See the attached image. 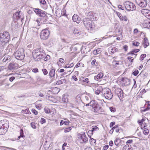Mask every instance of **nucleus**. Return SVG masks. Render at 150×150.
<instances>
[{
	"label": "nucleus",
	"instance_id": "f257e3e1",
	"mask_svg": "<svg viewBox=\"0 0 150 150\" xmlns=\"http://www.w3.org/2000/svg\"><path fill=\"white\" fill-rule=\"evenodd\" d=\"M10 36L7 31L0 33V47L4 49L5 48L10 40Z\"/></svg>",
	"mask_w": 150,
	"mask_h": 150
},
{
	"label": "nucleus",
	"instance_id": "f03ea898",
	"mask_svg": "<svg viewBox=\"0 0 150 150\" xmlns=\"http://www.w3.org/2000/svg\"><path fill=\"white\" fill-rule=\"evenodd\" d=\"M32 55L35 60L39 61L45 57V54L44 51L42 49L37 48L33 51Z\"/></svg>",
	"mask_w": 150,
	"mask_h": 150
},
{
	"label": "nucleus",
	"instance_id": "7ed1b4c3",
	"mask_svg": "<svg viewBox=\"0 0 150 150\" xmlns=\"http://www.w3.org/2000/svg\"><path fill=\"white\" fill-rule=\"evenodd\" d=\"M92 111L96 113H100L103 111V110L100 104L96 101L92 100L90 102Z\"/></svg>",
	"mask_w": 150,
	"mask_h": 150
},
{
	"label": "nucleus",
	"instance_id": "20e7f679",
	"mask_svg": "<svg viewBox=\"0 0 150 150\" xmlns=\"http://www.w3.org/2000/svg\"><path fill=\"white\" fill-rule=\"evenodd\" d=\"M84 25L86 29L91 31L95 29V25L94 23L89 18H85L83 20Z\"/></svg>",
	"mask_w": 150,
	"mask_h": 150
},
{
	"label": "nucleus",
	"instance_id": "39448f33",
	"mask_svg": "<svg viewBox=\"0 0 150 150\" xmlns=\"http://www.w3.org/2000/svg\"><path fill=\"white\" fill-rule=\"evenodd\" d=\"M24 50L23 48H18L14 53L15 58L18 60H22L25 57Z\"/></svg>",
	"mask_w": 150,
	"mask_h": 150
},
{
	"label": "nucleus",
	"instance_id": "423d86ee",
	"mask_svg": "<svg viewBox=\"0 0 150 150\" xmlns=\"http://www.w3.org/2000/svg\"><path fill=\"white\" fill-rule=\"evenodd\" d=\"M102 94L105 98L108 100H111L113 96L111 90L108 88H103Z\"/></svg>",
	"mask_w": 150,
	"mask_h": 150
},
{
	"label": "nucleus",
	"instance_id": "0eeeda50",
	"mask_svg": "<svg viewBox=\"0 0 150 150\" xmlns=\"http://www.w3.org/2000/svg\"><path fill=\"white\" fill-rule=\"evenodd\" d=\"M125 8L128 11H132L136 9V6L134 4L131 2L126 1L124 3Z\"/></svg>",
	"mask_w": 150,
	"mask_h": 150
},
{
	"label": "nucleus",
	"instance_id": "6e6552de",
	"mask_svg": "<svg viewBox=\"0 0 150 150\" xmlns=\"http://www.w3.org/2000/svg\"><path fill=\"white\" fill-rule=\"evenodd\" d=\"M78 140L81 144L86 143L88 142V139L86 137L85 132H82L78 135Z\"/></svg>",
	"mask_w": 150,
	"mask_h": 150
},
{
	"label": "nucleus",
	"instance_id": "1a4fd4ad",
	"mask_svg": "<svg viewBox=\"0 0 150 150\" xmlns=\"http://www.w3.org/2000/svg\"><path fill=\"white\" fill-rule=\"evenodd\" d=\"M50 35L49 31L47 29H45L42 31L41 32L40 37L43 40L47 39Z\"/></svg>",
	"mask_w": 150,
	"mask_h": 150
},
{
	"label": "nucleus",
	"instance_id": "9d476101",
	"mask_svg": "<svg viewBox=\"0 0 150 150\" xmlns=\"http://www.w3.org/2000/svg\"><path fill=\"white\" fill-rule=\"evenodd\" d=\"M9 127V125L7 124H3L0 123V134H4L7 131V129Z\"/></svg>",
	"mask_w": 150,
	"mask_h": 150
},
{
	"label": "nucleus",
	"instance_id": "9b49d317",
	"mask_svg": "<svg viewBox=\"0 0 150 150\" xmlns=\"http://www.w3.org/2000/svg\"><path fill=\"white\" fill-rule=\"evenodd\" d=\"M114 90L115 93L119 97L120 100L122 99L123 98V91L119 88H115Z\"/></svg>",
	"mask_w": 150,
	"mask_h": 150
},
{
	"label": "nucleus",
	"instance_id": "f8f14e48",
	"mask_svg": "<svg viewBox=\"0 0 150 150\" xmlns=\"http://www.w3.org/2000/svg\"><path fill=\"white\" fill-rule=\"evenodd\" d=\"M13 17L14 18H16V19H20L21 21L23 20L24 17L23 13L21 11L15 13L13 14Z\"/></svg>",
	"mask_w": 150,
	"mask_h": 150
},
{
	"label": "nucleus",
	"instance_id": "ddd939ff",
	"mask_svg": "<svg viewBox=\"0 0 150 150\" xmlns=\"http://www.w3.org/2000/svg\"><path fill=\"white\" fill-rule=\"evenodd\" d=\"M33 11L37 15L41 17L44 15L45 16V14L47 13L46 12L38 8H34Z\"/></svg>",
	"mask_w": 150,
	"mask_h": 150
},
{
	"label": "nucleus",
	"instance_id": "4468645a",
	"mask_svg": "<svg viewBox=\"0 0 150 150\" xmlns=\"http://www.w3.org/2000/svg\"><path fill=\"white\" fill-rule=\"evenodd\" d=\"M88 18L89 19L90 18L91 20L94 21L97 20V14L96 13L93 12H88Z\"/></svg>",
	"mask_w": 150,
	"mask_h": 150
},
{
	"label": "nucleus",
	"instance_id": "2eb2a0df",
	"mask_svg": "<svg viewBox=\"0 0 150 150\" xmlns=\"http://www.w3.org/2000/svg\"><path fill=\"white\" fill-rule=\"evenodd\" d=\"M141 13L147 18L150 19V11L146 9H142L141 11Z\"/></svg>",
	"mask_w": 150,
	"mask_h": 150
},
{
	"label": "nucleus",
	"instance_id": "dca6fc26",
	"mask_svg": "<svg viewBox=\"0 0 150 150\" xmlns=\"http://www.w3.org/2000/svg\"><path fill=\"white\" fill-rule=\"evenodd\" d=\"M18 64L14 62L10 63L8 66V69L11 70H14L17 69L18 67Z\"/></svg>",
	"mask_w": 150,
	"mask_h": 150
},
{
	"label": "nucleus",
	"instance_id": "f3484780",
	"mask_svg": "<svg viewBox=\"0 0 150 150\" xmlns=\"http://www.w3.org/2000/svg\"><path fill=\"white\" fill-rule=\"evenodd\" d=\"M122 85L124 86L129 85L130 83L129 79L126 78H122L121 80Z\"/></svg>",
	"mask_w": 150,
	"mask_h": 150
},
{
	"label": "nucleus",
	"instance_id": "a211bd4d",
	"mask_svg": "<svg viewBox=\"0 0 150 150\" xmlns=\"http://www.w3.org/2000/svg\"><path fill=\"white\" fill-rule=\"evenodd\" d=\"M72 19L73 22H76L77 23H79L81 21V18L78 15L74 14L72 17Z\"/></svg>",
	"mask_w": 150,
	"mask_h": 150
},
{
	"label": "nucleus",
	"instance_id": "6ab92c4d",
	"mask_svg": "<svg viewBox=\"0 0 150 150\" xmlns=\"http://www.w3.org/2000/svg\"><path fill=\"white\" fill-rule=\"evenodd\" d=\"M13 46L12 44H9L6 48L5 53L8 54L9 52H11L13 49Z\"/></svg>",
	"mask_w": 150,
	"mask_h": 150
},
{
	"label": "nucleus",
	"instance_id": "aec40b11",
	"mask_svg": "<svg viewBox=\"0 0 150 150\" xmlns=\"http://www.w3.org/2000/svg\"><path fill=\"white\" fill-rule=\"evenodd\" d=\"M11 60V57L9 55L5 56L1 62H0V64H2V62H8Z\"/></svg>",
	"mask_w": 150,
	"mask_h": 150
},
{
	"label": "nucleus",
	"instance_id": "412c9836",
	"mask_svg": "<svg viewBox=\"0 0 150 150\" xmlns=\"http://www.w3.org/2000/svg\"><path fill=\"white\" fill-rule=\"evenodd\" d=\"M40 21L41 23L44 24L45 23H47L48 22L47 20V16L46 14L45 16H43L40 17Z\"/></svg>",
	"mask_w": 150,
	"mask_h": 150
},
{
	"label": "nucleus",
	"instance_id": "4be33fe9",
	"mask_svg": "<svg viewBox=\"0 0 150 150\" xmlns=\"http://www.w3.org/2000/svg\"><path fill=\"white\" fill-rule=\"evenodd\" d=\"M103 74L102 73H100L98 74L96 76H95L94 77V79L95 80L98 81L100 80L103 78Z\"/></svg>",
	"mask_w": 150,
	"mask_h": 150
},
{
	"label": "nucleus",
	"instance_id": "5701e85b",
	"mask_svg": "<svg viewBox=\"0 0 150 150\" xmlns=\"http://www.w3.org/2000/svg\"><path fill=\"white\" fill-rule=\"evenodd\" d=\"M143 25L145 28H150V21L149 20L145 21Z\"/></svg>",
	"mask_w": 150,
	"mask_h": 150
},
{
	"label": "nucleus",
	"instance_id": "b1692460",
	"mask_svg": "<svg viewBox=\"0 0 150 150\" xmlns=\"http://www.w3.org/2000/svg\"><path fill=\"white\" fill-rule=\"evenodd\" d=\"M60 80L56 82V84L58 85L61 84L65 83L66 81L64 77H61Z\"/></svg>",
	"mask_w": 150,
	"mask_h": 150
},
{
	"label": "nucleus",
	"instance_id": "393cba45",
	"mask_svg": "<svg viewBox=\"0 0 150 150\" xmlns=\"http://www.w3.org/2000/svg\"><path fill=\"white\" fill-rule=\"evenodd\" d=\"M103 89L102 87L100 86L96 88L94 91L95 93L97 95H99L101 92L102 93Z\"/></svg>",
	"mask_w": 150,
	"mask_h": 150
},
{
	"label": "nucleus",
	"instance_id": "a878e982",
	"mask_svg": "<svg viewBox=\"0 0 150 150\" xmlns=\"http://www.w3.org/2000/svg\"><path fill=\"white\" fill-rule=\"evenodd\" d=\"M147 4L146 1V0H144V1L141 2L139 6L141 7H144L146 6Z\"/></svg>",
	"mask_w": 150,
	"mask_h": 150
},
{
	"label": "nucleus",
	"instance_id": "bb28decb",
	"mask_svg": "<svg viewBox=\"0 0 150 150\" xmlns=\"http://www.w3.org/2000/svg\"><path fill=\"white\" fill-rule=\"evenodd\" d=\"M147 41L148 40L147 38H145L143 43V45L144 48H146L149 45V43Z\"/></svg>",
	"mask_w": 150,
	"mask_h": 150
},
{
	"label": "nucleus",
	"instance_id": "cd10ccee",
	"mask_svg": "<svg viewBox=\"0 0 150 150\" xmlns=\"http://www.w3.org/2000/svg\"><path fill=\"white\" fill-rule=\"evenodd\" d=\"M55 69H51L50 70L49 73V74L51 78L55 76Z\"/></svg>",
	"mask_w": 150,
	"mask_h": 150
},
{
	"label": "nucleus",
	"instance_id": "c85d7f7f",
	"mask_svg": "<svg viewBox=\"0 0 150 150\" xmlns=\"http://www.w3.org/2000/svg\"><path fill=\"white\" fill-rule=\"evenodd\" d=\"M122 150H132L131 145L127 144L124 146Z\"/></svg>",
	"mask_w": 150,
	"mask_h": 150
},
{
	"label": "nucleus",
	"instance_id": "c756f323",
	"mask_svg": "<svg viewBox=\"0 0 150 150\" xmlns=\"http://www.w3.org/2000/svg\"><path fill=\"white\" fill-rule=\"evenodd\" d=\"M121 140L117 138L114 141L115 144L117 146H119L121 145Z\"/></svg>",
	"mask_w": 150,
	"mask_h": 150
},
{
	"label": "nucleus",
	"instance_id": "7c9ffc66",
	"mask_svg": "<svg viewBox=\"0 0 150 150\" xmlns=\"http://www.w3.org/2000/svg\"><path fill=\"white\" fill-rule=\"evenodd\" d=\"M69 122H70L69 120L68 121H64L62 120L60 121V126H62L63 124H64L65 125H69Z\"/></svg>",
	"mask_w": 150,
	"mask_h": 150
},
{
	"label": "nucleus",
	"instance_id": "2f4dec72",
	"mask_svg": "<svg viewBox=\"0 0 150 150\" xmlns=\"http://www.w3.org/2000/svg\"><path fill=\"white\" fill-rule=\"evenodd\" d=\"M73 33L75 36L77 37L80 34V32H79L78 30L74 29L73 31Z\"/></svg>",
	"mask_w": 150,
	"mask_h": 150
},
{
	"label": "nucleus",
	"instance_id": "473e14b6",
	"mask_svg": "<svg viewBox=\"0 0 150 150\" xmlns=\"http://www.w3.org/2000/svg\"><path fill=\"white\" fill-rule=\"evenodd\" d=\"M139 51V49H135L133 50L131 52H129L127 53V55H132L133 54H134V53H137Z\"/></svg>",
	"mask_w": 150,
	"mask_h": 150
},
{
	"label": "nucleus",
	"instance_id": "72a5a7b5",
	"mask_svg": "<svg viewBox=\"0 0 150 150\" xmlns=\"http://www.w3.org/2000/svg\"><path fill=\"white\" fill-rule=\"evenodd\" d=\"M21 112L23 113H25L28 114H30L31 113L28 108H27L25 110H22L21 111Z\"/></svg>",
	"mask_w": 150,
	"mask_h": 150
},
{
	"label": "nucleus",
	"instance_id": "f704fd0d",
	"mask_svg": "<svg viewBox=\"0 0 150 150\" xmlns=\"http://www.w3.org/2000/svg\"><path fill=\"white\" fill-rule=\"evenodd\" d=\"M147 105V107L146 108H145L144 111H146L148 110H150V102H146V104Z\"/></svg>",
	"mask_w": 150,
	"mask_h": 150
},
{
	"label": "nucleus",
	"instance_id": "c9c22d12",
	"mask_svg": "<svg viewBox=\"0 0 150 150\" xmlns=\"http://www.w3.org/2000/svg\"><path fill=\"white\" fill-rule=\"evenodd\" d=\"M149 130L147 128H144L143 130V132L144 134L145 135H147L149 133Z\"/></svg>",
	"mask_w": 150,
	"mask_h": 150
},
{
	"label": "nucleus",
	"instance_id": "e433bc0d",
	"mask_svg": "<svg viewBox=\"0 0 150 150\" xmlns=\"http://www.w3.org/2000/svg\"><path fill=\"white\" fill-rule=\"evenodd\" d=\"M82 81L85 83H89V80L87 78L83 77Z\"/></svg>",
	"mask_w": 150,
	"mask_h": 150
},
{
	"label": "nucleus",
	"instance_id": "4c0bfd02",
	"mask_svg": "<svg viewBox=\"0 0 150 150\" xmlns=\"http://www.w3.org/2000/svg\"><path fill=\"white\" fill-rule=\"evenodd\" d=\"M20 136H18V138L19 139L21 137H24V133H23V131L22 129H21L20 131Z\"/></svg>",
	"mask_w": 150,
	"mask_h": 150
},
{
	"label": "nucleus",
	"instance_id": "58836bf2",
	"mask_svg": "<svg viewBox=\"0 0 150 150\" xmlns=\"http://www.w3.org/2000/svg\"><path fill=\"white\" fill-rule=\"evenodd\" d=\"M120 19L121 21H127L128 18L126 16H122Z\"/></svg>",
	"mask_w": 150,
	"mask_h": 150
},
{
	"label": "nucleus",
	"instance_id": "ea45409f",
	"mask_svg": "<svg viewBox=\"0 0 150 150\" xmlns=\"http://www.w3.org/2000/svg\"><path fill=\"white\" fill-rule=\"evenodd\" d=\"M6 54L5 53L4 54L3 52V51H1L0 50V60L1 59L2 57Z\"/></svg>",
	"mask_w": 150,
	"mask_h": 150
},
{
	"label": "nucleus",
	"instance_id": "a19ab883",
	"mask_svg": "<svg viewBox=\"0 0 150 150\" xmlns=\"http://www.w3.org/2000/svg\"><path fill=\"white\" fill-rule=\"evenodd\" d=\"M72 128L71 127L67 128L64 129V132H69L71 129Z\"/></svg>",
	"mask_w": 150,
	"mask_h": 150
},
{
	"label": "nucleus",
	"instance_id": "79ce46f5",
	"mask_svg": "<svg viewBox=\"0 0 150 150\" xmlns=\"http://www.w3.org/2000/svg\"><path fill=\"white\" fill-rule=\"evenodd\" d=\"M98 130V127L96 126H92V130L93 131L95 130Z\"/></svg>",
	"mask_w": 150,
	"mask_h": 150
},
{
	"label": "nucleus",
	"instance_id": "37998d69",
	"mask_svg": "<svg viewBox=\"0 0 150 150\" xmlns=\"http://www.w3.org/2000/svg\"><path fill=\"white\" fill-rule=\"evenodd\" d=\"M91 64L92 65L96 66H97L98 65V64L97 63V62H96V59L93 60L91 62Z\"/></svg>",
	"mask_w": 150,
	"mask_h": 150
},
{
	"label": "nucleus",
	"instance_id": "c03bdc74",
	"mask_svg": "<svg viewBox=\"0 0 150 150\" xmlns=\"http://www.w3.org/2000/svg\"><path fill=\"white\" fill-rule=\"evenodd\" d=\"M146 54H142L140 57V60L141 61L143 60L146 57Z\"/></svg>",
	"mask_w": 150,
	"mask_h": 150
},
{
	"label": "nucleus",
	"instance_id": "a18cd8bd",
	"mask_svg": "<svg viewBox=\"0 0 150 150\" xmlns=\"http://www.w3.org/2000/svg\"><path fill=\"white\" fill-rule=\"evenodd\" d=\"M139 73V71L137 70H135L132 73L134 76H136Z\"/></svg>",
	"mask_w": 150,
	"mask_h": 150
},
{
	"label": "nucleus",
	"instance_id": "49530a36",
	"mask_svg": "<svg viewBox=\"0 0 150 150\" xmlns=\"http://www.w3.org/2000/svg\"><path fill=\"white\" fill-rule=\"evenodd\" d=\"M42 71L45 75H46L48 74V72L46 69H42Z\"/></svg>",
	"mask_w": 150,
	"mask_h": 150
},
{
	"label": "nucleus",
	"instance_id": "de8ad7c7",
	"mask_svg": "<svg viewBox=\"0 0 150 150\" xmlns=\"http://www.w3.org/2000/svg\"><path fill=\"white\" fill-rule=\"evenodd\" d=\"M109 51L110 52V53L111 54H112L114 53V47H110L109 49Z\"/></svg>",
	"mask_w": 150,
	"mask_h": 150
},
{
	"label": "nucleus",
	"instance_id": "09e8293b",
	"mask_svg": "<svg viewBox=\"0 0 150 150\" xmlns=\"http://www.w3.org/2000/svg\"><path fill=\"white\" fill-rule=\"evenodd\" d=\"M139 42H138L135 41L132 44L133 45L136 46H138L139 45Z\"/></svg>",
	"mask_w": 150,
	"mask_h": 150
},
{
	"label": "nucleus",
	"instance_id": "8fccbe9b",
	"mask_svg": "<svg viewBox=\"0 0 150 150\" xmlns=\"http://www.w3.org/2000/svg\"><path fill=\"white\" fill-rule=\"evenodd\" d=\"M31 125L32 127L34 129H35L36 128V126L35 125V124L34 122H32L31 123Z\"/></svg>",
	"mask_w": 150,
	"mask_h": 150
},
{
	"label": "nucleus",
	"instance_id": "3c124183",
	"mask_svg": "<svg viewBox=\"0 0 150 150\" xmlns=\"http://www.w3.org/2000/svg\"><path fill=\"white\" fill-rule=\"evenodd\" d=\"M44 110L45 112L46 113L49 114L50 113V110L48 108H45Z\"/></svg>",
	"mask_w": 150,
	"mask_h": 150
},
{
	"label": "nucleus",
	"instance_id": "603ef678",
	"mask_svg": "<svg viewBox=\"0 0 150 150\" xmlns=\"http://www.w3.org/2000/svg\"><path fill=\"white\" fill-rule=\"evenodd\" d=\"M62 101L63 102L66 103L67 102L68 99L64 96L62 98Z\"/></svg>",
	"mask_w": 150,
	"mask_h": 150
},
{
	"label": "nucleus",
	"instance_id": "864d4df0",
	"mask_svg": "<svg viewBox=\"0 0 150 150\" xmlns=\"http://www.w3.org/2000/svg\"><path fill=\"white\" fill-rule=\"evenodd\" d=\"M40 3L43 5H45L46 4V1L45 0H39Z\"/></svg>",
	"mask_w": 150,
	"mask_h": 150
},
{
	"label": "nucleus",
	"instance_id": "5fc2aeb1",
	"mask_svg": "<svg viewBox=\"0 0 150 150\" xmlns=\"http://www.w3.org/2000/svg\"><path fill=\"white\" fill-rule=\"evenodd\" d=\"M32 112L35 115L38 114V112L34 109H32L31 110Z\"/></svg>",
	"mask_w": 150,
	"mask_h": 150
},
{
	"label": "nucleus",
	"instance_id": "6e6d98bb",
	"mask_svg": "<svg viewBox=\"0 0 150 150\" xmlns=\"http://www.w3.org/2000/svg\"><path fill=\"white\" fill-rule=\"evenodd\" d=\"M127 59L128 60L130 61L131 62H133L134 59L133 57H128Z\"/></svg>",
	"mask_w": 150,
	"mask_h": 150
},
{
	"label": "nucleus",
	"instance_id": "4d7b16f0",
	"mask_svg": "<svg viewBox=\"0 0 150 150\" xmlns=\"http://www.w3.org/2000/svg\"><path fill=\"white\" fill-rule=\"evenodd\" d=\"M41 123V124H43V123L45 122V119L41 118V119L40 120Z\"/></svg>",
	"mask_w": 150,
	"mask_h": 150
},
{
	"label": "nucleus",
	"instance_id": "13d9d810",
	"mask_svg": "<svg viewBox=\"0 0 150 150\" xmlns=\"http://www.w3.org/2000/svg\"><path fill=\"white\" fill-rule=\"evenodd\" d=\"M116 14L120 19L122 16V15L120 13L118 12H116Z\"/></svg>",
	"mask_w": 150,
	"mask_h": 150
},
{
	"label": "nucleus",
	"instance_id": "bf43d9fd",
	"mask_svg": "<svg viewBox=\"0 0 150 150\" xmlns=\"http://www.w3.org/2000/svg\"><path fill=\"white\" fill-rule=\"evenodd\" d=\"M144 121V120L142 119L141 120H138V122L139 124H141L142 123H143V122Z\"/></svg>",
	"mask_w": 150,
	"mask_h": 150
},
{
	"label": "nucleus",
	"instance_id": "052dcab7",
	"mask_svg": "<svg viewBox=\"0 0 150 150\" xmlns=\"http://www.w3.org/2000/svg\"><path fill=\"white\" fill-rule=\"evenodd\" d=\"M93 131L92 130L88 131V136L89 137H91V134L89 135V134H91V135H92L93 134Z\"/></svg>",
	"mask_w": 150,
	"mask_h": 150
},
{
	"label": "nucleus",
	"instance_id": "680f3d73",
	"mask_svg": "<svg viewBox=\"0 0 150 150\" xmlns=\"http://www.w3.org/2000/svg\"><path fill=\"white\" fill-rule=\"evenodd\" d=\"M121 64H122V62L121 61H117L115 63V64L117 65Z\"/></svg>",
	"mask_w": 150,
	"mask_h": 150
},
{
	"label": "nucleus",
	"instance_id": "e2e57ef3",
	"mask_svg": "<svg viewBox=\"0 0 150 150\" xmlns=\"http://www.w3.org/2000/svg\"><path fill=\"white\" fill-rule=\"evenodd\" d=\"M144 0H135L137 4L139 6V4L142 1H144Z\"/></svg>",
	"mask_w": 150,
	"mask_h": 150
},
{
	"label": "nucleus",
	"instance_id": "0e129e2a",
	"mask_svg": "<svg viewBox=\"0 0 150 150\" xmlns=\"http://www.w3.org/2000/svg\"><path fill=\"white\" fill-rule=\"evenodd\" d=\"M90 139H91V142L93 143H96V139H94L91 137H90Z\"/></svg>",
	"mask_w": 150,
	"mask_h": 150
},
{
	"label": "nucleus",
	"instance_id": "69168bd1",
	"mask_svg": "<svg viewBox=\"0 0 150 150\" xmlns=\"http://www.w3.org/2000/svg\"><path fill=\"white\" fill-rule=\"evenodd\" d=\"M50 56L48 55H47L46 57L45 58L44 60L45 61L47 60L48 59H50Z\"/></svg>",
	"mask_w": 150,
	"mask_h": 150
},
{
	"label": "nucleus",
	"instance_id": "338daca9",
	"mask_svg": "<svg viewBox=\"0 0 150 150\" xmlns=\"http://www.w3.org/2000/svg\"><path fill=\"white\" fill-rule=\"evenodd\" d=\"M141 128L142 129L143 128L145 127L146 126V124L145 123L141 124Z\"/></svg>",
	"mask_w": 150,
	"mask_h": 150
},
{
	"label": "nucleus",
	"instance_id": "774afa93",
	"mask_svg": "<svg viewBox=\"0 0 150 150\" xmlns=\"http://www.w3.org/2000/svg\"><path fill=\"white\" fill-rule=\"evenodd\" d=\"M72 79L76 81L78 80V79H77L76 76L75 75H74L72 76Z\"/></svg>",
	"mask_w": 150,
	"mask_h": 150
}]
</instances>
